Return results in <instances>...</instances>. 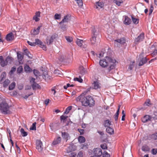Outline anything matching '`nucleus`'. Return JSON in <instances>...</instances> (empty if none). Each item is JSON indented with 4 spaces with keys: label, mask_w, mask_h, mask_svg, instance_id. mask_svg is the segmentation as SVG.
I'll list each match as a JSON object with an SVG mask.
<instances>
[{
    "label": "nucleus",
    "mask_w": 157,
    "mask_h": 157,
    "mask_svg": "<svg viewBox=\"0 0 157 157\" xmlns=\"http://www.w3.org/2000/svg\"><path fill=\"white\" fill-rule=\"evenodd\" d=\"M56 36L55 35H53L51 36L49 39H47L46 40L47 44L49 45L50 44L53 42L54 39L56 38Z\"/></svg>",
    "instance_id": "obj_15"
},
{
    "label": "nucleus",
    "mask_w": 157,
    "mask_h": 157,
    "mask_svg": "<svg viewBox=\"0 0 157 157\" xmlns=\"http://www.w3.org/2000/svg\"><path fill=\"white\" fill-rule=\"evenodd\" d=\"M27 42L29 45L32 46H36V44L34 42H31L29 41H28Z\"/></svg>",
    "instance_id": "obj_59"
},
{
    "label": "nucleus",
    "mask_w": 157,
    "mask_h": 157,
    "mask_svg": "<svg viewBox=\"0 0 157 157\" xmlns=\"http://www.w3.org/2000/svg\"><path fill=\"white\" fill-rule=\"evenodd\" d=\"M10 81L8 79L6 80L3 82V86L5 87H6L10 83Z\"/></svg>",
    "instance_id": "obj_36"
},
{
    "label": "nucleus",
    "mask_w": 157,
    "mask_h": 157,
    "mask_svg": "<svg viewBox=\"0 0 157 157\" xmlns=\"http://www.w3.org/2000/svg\"><path fill=\"white\" fill-rule=\"evenodd\" d=\"M101 147L103 149H107V145L106 144H104L101 145Z\"/></svg>",
    "instance_id": "obj_58"
},
{
    "label": "nucleus",
    "mask_w": 157,
    "mask_h": 157,
    "mask_svg": "<svg viewBox=\"0 0 157 157\" xmlns=\"http://www.w3.org/2000/svg\"><path fill=\"white\" fill-rule=\"evenodd\" d=\"M104 6V3L102 2H99L97 3L96 8L97 9H101L103 8Z\"/></svg>",
    "instance_id": "obj_21"
},
{
    "label": "nucleus",
    "mask_w": 157,
    "mask_h": 157,
    "mask_svg": "<svg viewBox=\"0 0 157 157\" xmlns=\"http://www.w3.org/2000/svg\"><path fill=\"white\" fill-rule=\"evenodd\" d=\"M91 44L92 45H94L96 42V36H92L90 39Z\"/></svg>",
    "instance_id": "obj_24"
},
{
    "label": "nucleus",
    "mask_w": 157,
    "mask_h": 157,
    "mask_svg": "<svg viewBox=\"0 0 157 157\" xmlns=\"http://www.w3.org/2000/svg\"><path fill=\"white\" fill-rule=\"evenodd\" d=\"M16 70V68L15 67H12L11 68V69L10 71V73L11 74H12L13 72H14Z\"/></svg>",
    "instance_id": "obj_60"
},
{
    "label": "nucleus",
    "mask_w": 157,
    "mask_h": 157,
    "mask_svg": "<svg viewBox=\"0 0 157 157\" xmlns=\"http://www.w3.org/2000/svg\"><path fill=\"white\" fill-rule=\"evenodd\" d=\"M55 124L53 123H51L50 124V127L52 130L53 131L56 129L55 127Z\"/></svg>",
    "instance_id": "obj_47"
},
{
    "label": "nucleus",
    "mask_w": 157,
    "mask_h": 157,
    "mask_svg": "<svg viewBox=\"0 0 157 157\" xmlns=\"http://www.w3.org/2000/svg\"><path fill=\"white\" fill-rule=\"evenodd\" d=\"M144 38V34L143 33H142L135 39V42L136 43H138L139 42L142 41Z\"/></svg>",
    "instance_id": "obj_8"
},
{
    "label": "nucleus",
    "mask_w": 157,
    "mask_h": 157,
    "mask_svg": "<svg viewBox=\"0 0 157 157\" xmlns=\"http://www.w3.org/2000/svg\"><path fill=\"white\" fill-rule=\"evenodd\" d=\"M110 63V66L107 69V70H108V72H109L112 70L113 69L115 68V63Z\"/></svg>",
    "instance_id": "obj_25"
},
{
    "label": "nucleus",
    "mask_w": 157,
    "mask_h": 157,
    "mask_svg": "<svg viewBox=\"0 0 157 157\" xmlns=\"http://www.w3.org/2000/svg\"><path fill=\"white\" fill-rule=\"evenodd\" d=\"M36 149L39 152L42 151L43 150L42 143L40 140H37L36 142Z\"/></svg>",
    "instance_id": "obj_5"
},
{
    "label": "nucleus",
    "mask_w": 157,
    "mask_h": 157,
    "mask_svg": "<svg viewBox=\"0 0 157 157\" xmlns=\"http://www.w3.org/2000/svg\"><path fill=\"white\" fill-rule=\"evenodd\" d=\"M150 138L154 140H157V132H156L152 135L150 136Z\"/></svg>",
    "instance_id": "obj_33"
},
{
    "label": "nucleus",
    "mask_w": 157,
    "mask_h": 157,
    "mask_svg": "<svg viewBox=\"0 0 157 157\" xmlns=\"http://www.w3.org/2000/svg\"><path fill=\"white\" fill-rule=\"evenodd\" d=\"M93 84L94 85V88L95 89H97L100 87L99 83L97 82H94Z\"/></svg>",
    "instance_id": "obj_38"
},
{
    "label": "nucleus",
    "mask_w": 157,
    "mask_h": 157,
    "mask_svg": "<svg viewBox=\"0 0 157 157\" xmlns=\"http://www.w3.org/2000/svg\"><path fill=\"white\" fill-rule=\"evenodd\" d=\"M154 9V7L152 5H151L150 8L149 10V15H150L152 13Z\"/></svg>",
    "instance_id": "obj_52"
},
{
    "label": "nucleus",
    "mask_w": 157,
    "mask_h": 157,
    "mask_svg": "<svg viewBox=\"0 0 157 157\" xmlns=\"http://www.w3.org/2000/svg\"><path fill=\"white\" fill-rule=\"evenodd\" d=\"M85 139L83 136H79V143H83L85 141Z\"/></svg>",
    "instance_id": "obj_40"
},
{
    "label": "nucleus",
    "mask_w": 157,
    "mask_h": 157,
    "mask_svg": "<svg viewBox=\"0 0 157 157\" xmlns=\"http://www.w3.org/2000/svg\"><path fill=\"white\" fill-rule=\"evenodd\" d=\"M35 43L36 44V45L37 44H39L40 45H42L43 43L40 40L38 39H36L35 40Z\"/></svg>",
    "instance_id": "obj_41"
},
{
    "label": "nucleus",
    "mask_w": 157,
    "mask_h": 157,
    "mask_svg": "<svg viewBox=\"0 0 157 157\" xmlns=\"http://www.w3.org/2000/svg\"><path fill=\"white\" fill-rule=\"evenodd\" d=\"M157 59V56L154 58L152 59H151L149 61V63H151L153 61H154L155 60Z\"/></svg>",
    "instance_id": "obj_64"
},
{
    "label": "nucleus",
    "mask_w": 157,
    "mask_h": 157,
    "mask_svg": "<svg viewBox=\"0 0 157 157\" xmlns=\"http://www.w3.org/2000/svg\"><path fill=\"white\" fill-rule=\"evenodd\" d=\"M25 53V55L28 56V57H29V52L27 50H25L24 51Z\"/></svg>",
    "instance_id": "obj_62"
},
{
    "label": "nucleus",
    "mask_w": 157,
    "mask_h": 157,
    "mask_svg": "<svg viewBox=\"0 0 157 157\" xmlns=\"http://www.w3.org/2000/svg\"><path fill=\"white\" fill-rule=\"evenodd\" d=\"M151 119L152 117L150 116L146 115L142 118L141 120L142 122L145 123L151 121Z\"/></svg>",
    "instance_id": "obj_9"
},
{
    "label": "nucleus",
    "mask_w": 157,
    "mask_h": 157,
    "mask_svg": "<svg viewBox=\"0 0 157 157\" xmlns=\"http://www.w3.org/2000/svg\"><path fill=\"white\" fill-rule=\"evenodd\" d=\"M151 153L153 155H155L157 153V149L153 148L151 150Z\"/></svg>",
    "instance_id": "obj_51"
},
{
    "label": "nucleus",
    "mask_w": 157,
    "mask_h": 157,
    "mask_svg": "<svg viewBox=\"0 0 157 157\" xmlns=\"http://www.w3.org/2000/svg\"><path fill=\"white\" fill-rule=\"evenodd\" d=\"M105 51L104 49H102L99 54L98 55H97V56L99 58L103 57L105 53L104 52Z\"/></svg>",
    "instance_id": "obj_34"
},
{
    "label": "nucleus",
    "mask_w": 157,
    "mask_h": 157,
    "mask_svg": "<svg viewBox=\"0 0 157 157\" xmlns=\"http://www.w3.org/2000/svg\"><path fill=\"white\" fill-rule=\"evenodd\" d=\"M87 43L85 40L79 39V50L83 52L87 50Z\"/></svg>",
    "instance_id": "obj_3"
},
{
    "label": "nucleus",
    "mask_w": 157,
    "mask_h": 157,
    "mask_svg": "<svg viewBox=\"0 0 157 157\" xmlns=\"http://www.w3.org/2000/svg\"><path fill=\"white\" fill-rule=\"evenodd\" d=\"M152 48H154L153 52L151 54V55L153 57L157 55V44L154 43L152 46Z\"/></svg>",
    "instance_id": "obj_12"
},
{
    "label": "nucleus",
    "mask_w": 157,
    "mask_h": 157,
    "mask_svg": "<svg viewBox=\"0 0 157 157\" xmlns=\"http://www.w3.org/2000/svg\"><path fill=\"white\" fill-rule=\"evenodd\" d=\"M150 105H151V103H150V101L149 99L147 100L145 102L144 104V105H147L148 106Z\"/></svg>",
    "instance_id": "obj_54"
},
{
    "label": "nucleus",
    "mask_w": 157,
    "mask_h": 157,
    "mask_svg": "<svg viewBox=\"0 0 157 157\" xmlns=\"http://www.w3.org/2000/svg\"><path fill=\"white\" fill-rule=\"evenodd\" d=\"M66 39L69 42L71 43L72 41V38L71 37L67 36L65 37Z\"/></svg>",
    "instance_id": "obj_46"
},
{
    "label": "nucleus",
    "mask_w": 157,
    "mask_h": 157,
    "mask_svg": "<svg viewBox=\"0 0 157 157\" xmlns=\"http://www.w3.org/2000/svg\"><path fill=\"white\" fill-rule=\"evenodd\" d=\"M87 144H82L80 145L81 149H86L87 148Z\"/></svg>",
    "instance_id": "obj_56"
},
{
    "label": "nucleus",
    "mask_w": 157,
    "mask_h": 157,
    "mask_svg": "<svg viewBox=\"0 0 157 157\" xmlns=\"http://www.w3.org/2000/svg\"><path fill=\"white\" fill-rule=\"evenodd\" d=\"M61 18L60 14H58V13H56L54 15V18L56 20L59 19Z\"/></svg>",
    "instance_id": "obj_45"
},
{
    "label": "nucleus",
    "mask_w": 157,
    "mask_h": 157,
    "mask_svg": "<svg viewBox=\"0 0 157 157\" xmlns=\"http://www.w3.org/2000/svg\"><path fill=\"white\" fill-rule=\"evenodd\" d=\"M103 157H110V155L106 151H104L102 154Z\"/></svg>",
    "instance_id": "obj_43"
},
{
    "label": "nucleus",
    "mask_w": 157,
    "mask_h": 157,
    "mask_svg": "<svg viewBox=\"0 0 157 157\" xmlns=\"http://www.w3.org/2000/svg\"><path fill=\"white\" fill-rule=\"evenodd\" d=\"M20 131L22 136L24 137L26 136L27 135V133L24 131L23 128H21V129Z\"/></svg>",
    "instance_id": "obj_39"
},
{
    "label": "nucleus",
    "mask_w": 157,
    "mask_h": 157,
    "mask_svg": "<svg viewBox=\"0 0 157 157\" xmlns=\"http://www.w3.org/2000/svg\"><path fill=\"white\" fill-rule=\"evenodd\" d=\"M113 2L118 6H120L121 4L123 2L122 0H114Z\"/></svg>",
    "instance_id": "obj_37"
},
{
    "label": "nucleus",
    "mask_w": 157,
    "mask_h": 157,
    "mask_svg": "<svg viewBox=\"0 0 157 157\" xmlns=\"http://www.w3.org/2000/svg\"><path fill=\"white\" fill-rule=\"evenodd\" d=\"M11 60H12V57H8L6 59L4 60L3 59V57L2 56V59H0V63L1 66L2 67H4L7 65L8 61Z\"/></svg>",
    "instance_id": "obj_4"
},
{
    "label": "nucleus",
    "mask_w": 157,
    "mask_h": 157,
    "mask_svg": "<svg viewBox=\"0 0 157 157\" xmlns=\"http://www.w3.org/2000/svg\"><path fill=\"white\" fill-rule=\"evenodd\" d=\"M23 71V67L21 66H20L17 69V72L18 73H20Z\"/></svg>",
    "instance_id": "obj_50"
},
{
    "label": "nucleus",
    "mask_w": 157,
    "mask_h": 157,
    "mask_svg": "<svg viewBox=\"0 0 157 157\" xmlns=\"http://www.w3.org/2000/svg\"><path fill=\"white\" fill-rule=\"evenodd\" d=\"M106 131L107 133L110 135H112L114 134V130L113 128L110 127H108L106 129Z\"/></svg>",
    "instance_id": "obj_19"
},
{
    "label": "nucleus",
    "mask_w": 157,
    "mask_h": 157,
    "mask_svg": "<svg viewBox=\"0 0 157 157\" xmlns=\"http://www.w3.org/2000/svg\"><path fill=\"white\" fill-rule=\"evenodd\" d=\"M61 140V138L60 137H58L55 139L52 142V144L53 145H56L59 143Z\"/></svg>",
    "instance_id": "obj_16"
},
{
    "label": "nucleus",
    "mask_w": 157,
    "mask_h": 157,
    "mask_svg": "<svg viewBox=\"0 0 157 157\" xmlns=\"http://www.w3.org/2000/svg\"><path fill=\"white\" fill-rule=\"evenodd\" d=\"M33 72L35 76H37L39 75V72L38 71L36 70H34Z\"/></svg>",
    "instance_id": "obj_57"
},
{
    "label": "nucleus",
    "mask_w": 157,
    "mask_h": 157,
    "mask_svg": "<svg viewBox=\"0 0 157 157\" xmlns=\"http://www.w3.org/2000/svg\"><path fill=\"white\" fill-rule=\"evenodd\" d=\"M131 18L134 24H137L139 23V19L134 17L133 15L131 16Z\"/></svg>",
    "instance_id": "obj_30"
},
{
    "label": "nucleus",
    "mask_w": 157,
    "mask_h": 157,
    "mask_svg": "<svg viewBox=\"0 0 157 157\" xmlns=\"http://www.w3.org/2000/svg\"><path fill=\"white\" fill-rule=\"evenodd\" d=\"M83 93L79 96V101L82 103V105L84 106H89L90 107L93 106L94 104V101L93 98L90 96H84L86 93Z\"/></svg>",
    "instance_id": "obj_1"
},
{
    "label": "nucleus",
    "mask_w": 157,
    "mask_h": 157,
    "mask_svg": "<svg viewBox=\"0 0 157 157\" xmlns=\"http://www.w3.org/2000/svg\"><path fill=\"white\" fill-rule=\"evenodd\" d=\"M119 114V113L117 112L114 115V118L115 121L116 122V123L117 122V121L118 120V117Z\"/></svg>",
    "instance_id": "obj_48"
},
{
    "label": "nucleus",
    "mask_w": 157,
    "mask_h": 157,
    "mask_svg": "<svg viewBox=\"0 0 157 157\" xmlns=\"http://www.w3.org/2000/svg\"><path fill=\"white\" fill-rule=\"evenodd\" d=\"M135 63V62H133L131 64H130L128 68V70H131L134 67V66L133 63Z\"/></svg>",
    "instance_id": "obj_53"
},
{
    "label": "nucleus",
    "mask_w": 157,
    "mask_h": 157,
    "mask_svg": "<svg viewBox=\"0 0 157 157\" xmlns=\"http://www.w3.org/2000/svg\"><path fill=\"white\" fill-rule=\"evenodd\" d=\"M76 149V147L75 145L74 144H71L67 147L66 151L67 153H70L75 151Z\"/></svg>",
    "instance_id": "obj_7"
},
{
    "label": "nucleus",
    "mask_w": 157,
    "mask_h": 157,
    "mask_svg": "<svg viewBox=\"0 0 157 157\" xmlns=\"http://www.w3.org/2000/svg\"><path fill=\"white\" fill-rule=\"evenodd\" d=\"M62 136L64 138H67L68 136V134L65 132L62 133Z\"/></svg>",
    "instance_id": "obj_55"
},
{
    "label": "nucleus",
    "mask_w": 157,
    "mask_h": 157,
    "mask_svg": "<svg viewBox=\"0 0 157 157\" xmlns=\"http://www.w3.org/2000/svg\"><path fill=\"white\" fill-rule=\"evenodd\" d=\"M24 69L25 72H30L32 71V69L29 67V65H25V66Z\"/></svg>",
    "instance_id": "obj_29"
},
{
    "label": "nucleus",
    "mask_w": 157,
    "mask_h": 157,
    "mask_svg": "<svg viewBox=\"0 0 157 157\" xmlns=\"http://www.w3.org/2000/svg\"><path fill=\"white\" fill-rule=\"evenodd\" d=\"M79 71H80V73L82 75H84L86 73V70L83 68L82 66H81L79 67Z\"/></svg>",
    "instance_id": "obj_27"
},
{
    "label": "nucleus",
    "mask_w": 157,
    "mask_h": 157,
    "mask_svg": "<svg viewBox=\"0 0 157 157\" xmlns=\"http://www.w3.org/2000/svg\"><path fill=\"white\" fill-rule=\"evenodd\" d=\"M40 27L41 26H38L36 29H34L32 33L33 34L36 35L38 34L40 32Z\"/></svg>",
    "instance_id": "obj_26"
},
{
    "label": "nucleus",
    "mask_w": 157,
    "mask_h": 157,
    "mask_svg": "<svg viewBox=\"0 0 157 157\" xmlns=\"http://www.w3.org/2000/svg\"><path fill=\"white\" fill-rule=\"evenodd\" d=\"M70 18V16L69 15H66L64 16V18L62 20V21L60 22L59 24H61V23L64 22H68Z\"/></svg>",
    "instance_id": "obj_17"
},
{
    "label": "nucleus",
    "mask_w": 157,
    "mask_h": 157,
    "mask_svg": "<svg viewBox=\"0 0 157 157\" xmlns=\"http://www.w3.org/2000/svg\"><path fill=\"white\" fill-rule=\"evenodd\" d=\"M31 86L33 90H35L36 89H40L41 88L40 86L36 82L33 83Z\"/></svg>",
    "instance_id": "obj_23"
},
{
    "label": "nucleus",
    "mask_w": 157,
    "mask_h": 157,
    "mask_svg": "<svg viewBox=\"0 0 157 157\" xmlns=\"http://www.w3.org/2000/svg\"><path fill=\"white\" fill-rule=\"evenodd\" d=\"M73 106H70L68 107L65 109V110L64 112V114H68L70 111L72 109Z\"/></svg>",
    "instance_id": "obj_31"
},
{
    "label": "nucleus",
    "mask_w": 157,
    "mask_h": 157,
    "mask_svg": "<svg viewBox=\"0 0 157 157\" xmlns=\"http://www.w3.org/2000/svg\"><path fill=\"white\" fill-rule=\"evenodd\" d=\"M43 78L46 80H48L51 79V77L48 75V72L45 71L43 72Z\"/></svg>",
    "instance_id": "obj_13"
},
{
    "label": "nucleus",
    "mask_w": 157,
    "mask_h": 157,
    "mask_svg": "<svg viewBox=\"0 0 157 157\" xmlns=\"http://www.w3.org/2000/svg\"><path fill=\"white\" fill-rule=\"evenodd\" d=\"M92 33H93V36H96L95 33L96 32V30L95 29V28H94L93 29Z\"/></svg>",
    "instance_id": "obj_63"
},
{
    "label": "nucleus",
    "mask_w": 157,
    "mask_h": 157,
    "mask_svg": "<svg viewBox=\"0 0 157 157\" xmlns=\"http://www.w3.org/2000/svg\"><path fill=\"white\" fill-rule=\"evenodd\" d=\"M36 122L33 123L32 126L30 128V129L31 130H36Z\"/></svg>",
    "instance_id": "obj_44"
},
{
    "label": "nucleus",
    "mask_w": 157,
    "mask_h": 157,
    "mask_svg": "<svg viewBox=\"0 0 157 157\" xmlns=\"http://www.w3.org/2000/svg\"><path fill=\"white\" fill-rule=\"evenodd\" d=\"M68 116H67L62 115L60 117V120L61 121H63V122H64L66 121V120Z\"/></svg>",
    "instance_id": "obj_42"
},
{
    "label": "nucleus",
    "mask_w": 157,
    "mask_h": 157,
    "mask_svg": "<svg viewBox=\"0 0 157 157\" xmlns=\"http://www.w3.org/2000/svg\"><path fill=\"white\" fill-rule=\"evenodd\" d=\"M6 75V74L5 72H4L2 73L0 77L1 79V80H0V83H1L2 82L3 79L5 78Z\"/></svg>",
    "instance_id": "obj_35"
},
{
    "label": "nucleus",
    "mask_w": 157,
    "mask_h": 157,
    "mask_svg": "<svg viewBox=\"0 0 157 157\" xmlns=\"http://www.w3.org/2000/svg\"><path fill=\"white\" fill-rule=\"evenodd\" d=\"M116 60L111 57L106 56L105 58L101 59L99 61L100 65L103 67H107L110 63H116Z\"/></svg>",
    "instance_id": "obj_2"
},
{
    "label": "nucleus",
    "mask_w": 157,
    "mask_h": 157,
    "mask_svg": "<svg viewBox=\"0 0 157 157\" xmlns=\"http://www.w3.org/2000/svg\"><path fill=\"white\" fill-rule=\"evenodd\" d=\"M94 153L97 157H100L103 154L102 150L100 148H96L94 149Z\"/></svg>",
    "instance_id": "obj_6"
},
{
    "label": "nucleus",
    "mask_w": 157,
    "mask_h": 157,
    "mask_svg": "<svg viewBox=\"0 0 157 157\" xmlns=\"http://www.w3.org/2000/svg\"><path fill=\"white\" fill-rule=\"evenodd\" d=\"M111 122L109 120H105L104 121V125L105 127H109L111 125Z\"/></svg>",
    "instance_id": "obj_28"
},
{
    "label": "nucleus",
    "mask_w": 157,
    "mask_h": 157,
    "mask_svg": "<svg viewBox=\"0 0 157 157\" xmlns=\"http://www.w3.org/2000/svg\"><path fill=\"white\" fill-rule=\"evenodd\" d=\"M64 59L65 57L63 55H60L59 58V60L61 62H63Z\"/></svg>",
    "instance_id": "obj_49"
},
{
    "label": "nucleus",
    "mask_w": 157,
    "mask_h": 157,
    "mask_svg": "<svg viewBox=\"0 0 157 157\" xmlns=\"http://www.w3.org/2000/svg\"><path fill=\"white\" fill-rule=\"evenodd\" d=\"M16 86L15 83L14 82H13L9 86V89L10 90H13Z\"/></svg>",
    "instance_id": "obj_32"
},
{
    "label": "nucleus",
    "mask_w": 157,
    "mask_h": 157,
    "mask_svg": "<svg viewBox=\"0 0 157 157\" xmlns=\"http://www.w3.org/2000/svg\"><path fill=\"white\" fill-rule=\"evenodd\" d=\"M147 61L146 57L142 58L139 63V66H141L145 63Z\"/></svg>",
    "instance_id": "obj_18"
},
{
    "label": "nucleus",
    "mask_w": 157,
    "mask_h": 157,
    "mask_svg": "<svg viewBox=\"0 0 157 157\" xmlns=\"http://www.w3.org/2000/svg\"><path fill=\"white\" fill-rule=\"evenodd\" d=\"M14 36L12 33L8 34L6 36V39L7 41H10L13 39Z\"/></svg>",
    "instance_id": "obj_14"
},
{
    "label": "nucleus",
    "mask_w": 157,
    "mask_h": 157,
    "mask_svg": "<svg viewBox=\"0 0 157 157\" xmlns=\"http://www.w3.org/2000/svg\"><path fill=\"white\" fill-rule=\"evenodd\" d=\"M115 41L118 42L120 44H124L125 43L126 40L124 38H122L120 39L115 40Z\"/></svg>",
    "instance_id": "obj_22"
},
{
    "label": "nucleus",
    "mask_w": 157,
    "mask_h": 157,
    "mask_svg": "<svg viewBox=\"0 0 157 157\" xmlns=\"http://www.w3.org/2000/svg\"><path fill=\"white\" fill-rule=\"evenodd\" d=\"M17 54L18 60L19 62L21 61L23 58V55L20 52H17Z\"/></svg>",
    "instance_id": "obj_20"
},
{
    "label": "nucleus",
    "mask_w": 157,
    "mask_h": 157,
    "mask_svg": "<svg viewBox=\"0 0 157 157\" xmlns=\"http://www.w3.org/2000/svg\"><path fill=\"white\" fill-rule=\"evenodd\" d=\"M40 12H36L35 13V15L33 17V19L35 20L36 22L39 21L40 20L39 17L40 16Z\"/></svg>",
    "instance_id": "obj_10"
},
{
    "label": "nucleus",
    "mask_w": 157,
    "mask_h": 157,
    "mask_svg": "<svg viewBox=\"0 0 157 157\" xmlns=\"http://www.w3.org/2000/svg\"><path fill=\"white\" fill-rule=\"evenodd\" d=\"M77 154L75 152H73L71 154V157H76Z\"/></svg>",
    "instance_id": "obj_61"
},
{
    "label": "nucleus",
    "mask_w": 157,
    "mask_h": 157,
    "mask_svg": "<svg viewBox=\"0 0 157 157\" xmlns=\"http://www.w3.org/2000/svg\"><path fill=\"white\" fill-rule=\"evenodd\" d=\"M124 18L123 22L124 24L126 25H129L132 22L131 19L127 16H124Z\"/></svg>",
    "instance_id": "obj_11"
}]
</instances>
